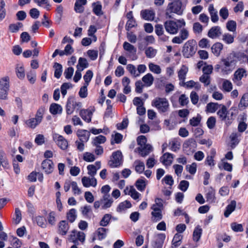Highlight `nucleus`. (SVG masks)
Masks as SVG:
<instances>
[{
  "instance_id": "1",
  "label": "nucleus",
  "mask_w": 248,
  "mask_h": 248,
  "mask_svg": "<svg viewBox=\"0 0 248 248\" xmlns=\"http://www.w3.org/2000/svg\"><path fill=\"white\" fill-rule=\"evenodd\" d=\"M186 22L184 19L166 20L164 23V27L166 31L170 34H176L180 29L186 26Z\"/></svg>"
},
{
  "instance_id": "2",
  "label": "nucleus",
  "mask_w": 248,
  "mask_h": 248,
  "mask_svg": "<svg viewBox=\"0 0 248 248\" xmlns=\"http://www.w3.org/2000/svg\"><path fill=\"white\" fill-rule=\"evenodd\" d=\"M183 12L184 9L182 7V2L181 0H177L168 3L165 15L167 17L171 18L172 17L173 13L178 16H182Z\"/></svg>"
},
{
  "instance_id": "3",
  "label": "nucleus",
  "mask_w": 248,
  "mask_h": 248,
  "mask_svg": "<svg viewBox=\"0 0 248 248\" xmlns=\"http://www.w3.org/2000/svg\"><path fill=\"white\" fill-rule=\"evenodd\" d=\"M197 50L196 42L195 40H189L186 42L182 50L183 56L186 58L192 57L196 53Z\"/></svg>"
},
{
  "instance_id": "4",
  "label": "nucleus",
  "mask_w": 248,
  "mask_h": 248,
  "mask_svg": "<svg viewBox=\"0 0 248 248\" xmlns=\"http://www.w3.org/2000/svg\"><path fill=\"white\" fill-rule=\"evenodd\" d=\"M113 202V200L109 195H103L99 200L96 201L93 203V207L95 209L101 208L103 210L110 208Z\"/></svg>"
},
{
  "instance_id": "5",
  "label": "nucleus",
  "mask_w": 248,
  "mask_h": 248,
  "mask_svg": "<svg viewBox=\"0 0 248 248\" xmlns=\"http://www.w3.org/2000/svg\"><path fill=\"white\" fill-rule=\"evenodd\" d=\"M9 89L10 78L8 76H5L0 78V99H8Z\"/></svg>"
},
{
  "instance_id": "6",
  "label": "nucleus",
  "mask_w": 248,
  "mask_h": 248,
  "mask_svg": "<svg viewBox=\"0 0 248 248\" xmlns=\"http://www.w3.org/2000/svg\"><path fill=\"white\" fill-rule=\"evenodd\" d=\"M43 113V109L41 111L39 110L37 112L35 118H32L26 120L25 124L27 127L31 129L35 128L42 122Z\"/></svg>"
},
{
  "instance_id": "7",
  "label": "nucleus",
  "mask_w": 248,
  "mask_h": 248,
  "mask_svg": "<svg viewBox=\"0 0 248 248\" xmlns=\"http://www.w3.org/2000/svg\"><path fill=\"white\" fill-rule=\"evenodd\" d=\"M197 147V143L193 139H189L186 140L183 145V150L188 155H191L195 150Z\"/></svg>"
},
{
  "instance_id": "8",
  "label": "nucleus",
  "mask_w": 248,
  "mask_h": 248,
  "mask_svg": "<svg viewBox=\"0 0 248 248\" xmlns=\"http://www.w3.org/2000/svg\"><path fill=\"white\" fill-rule=\"evenodd\" d=\"M85 239V234L82 232H78L73 230L69 236V240L71 242L77 244L78 241L84 243Z\"/></svg>"
},
{
  "instance_id": "9",
  "label": "nucleus",
  "mask_w": 248,
  "mask_h": 248,
  "mask_svg": "<svg viewBox=\"0 0 248 248\" xmlns=\"http://www.w3.org/2000/svg\"><path fill=\"white\" fill-rule=\"evenodd\" d=\"M122 154L120 151L113 153L109 162V166L112 168L117 167L122 163Z\"/></svg>"
},
{
  "instance_id": "10",
  "label": "nucleus",
  "mask_w": 248,
  "mask_h": 248,
  "mask_svg": "<svg viewBox=\"0 0 248 248\" xmlns=\"http://www.w3.org/2000/svg\"><path fill=\"white\" fill-rule=\"evenodd\" d=\"M152 106L156 108H167L169 103L166 98L156 97L152 101Z\"/></svg>"
},
{
  "instance_id": "11",
  "label": "nucleus",
  "mask_w": 248,
  "mask_h": 248,
  "mask_svg": "<svg viewBox=\"0 0 248 248\" xmlns=\"http://www.w3.org/2000/svg\"><path fill=\"white\" fill-rule=\"evenodd\" d=\"M189 37V32L186 28L181 30L178 36H176L172 39L174 44H181Z\"/></svg>"
},
{
  "instance_id": "12",
  "label": "nucleus",
  "mask_w": 248,
  "mask_h": 248,
  "mask_svg": "<svg viewBox=\"0 0 248 248\" xmlns=\"http://www.w3.org/2000/svg\"><path fill=\"white\" fill-rule=\"evenodd\" d=\"M53 139L58 146L62 150H65L68 147V142L62 136L57 133L53 134Z\"/></svg>"
},
{
  "instance_id": "13",
  "label": "nucleus",
  "mask_w": 248,
  "mask_h": 248,
  "mask_svg": "<svg viewBox=\"0 0 248 248\" xmlns=\"http://www.w3.org/2000/svg\"><path fill=\"white\" fill-rule=\"evenodd\" d=\"M247 76V71L244 68H239L234 73L233 81L237 85H241V80Z\"/></svg>"
},
{
  "instance_id": "14",
  "label": "nucleus",
  "mask_w": 248,
  "mask_h": 248,
  "mask_svg": "<svg viewBox=\"0 0 248 248\" xmlns=\"http://www.w3.org/2000/svg\"><path fill=\"white\" fill-rule=\"evenodd\" d=\"M81 183L83 186L85 187L91 186L95 187L97 184V180L95 177L88 176H83L81 178Z\"/></svg>"
},
{
  "instance_id": "15",
  "label": "nucleus",
  "mask_w": 248,
  "mask_h": 248,
  "mask_svg": "<svg viewBox=\"0 0 248 248\" xmlns=\"http://www.w3.org/2000/svg\"><path fill=\"white\" fill-rule=\"evenodd\" d=\"M140 16L145 20L153 21L155 18V13L152 9H145L141 11Z\"/></svg>"
},
{
  "instance_id": "16",
  "label": "nucleus",
  "mask_w": 248,
  "mask_h": 248,
  "mask_svg": "<svg viewBox=\"0 0 248 248\" xmlns=\"http://www.w3.org/2000/svg\"><path fill=\"white\" fill-rule=\"evenodd\" d=\"M41 167L46 173L50 174L53 171L54 164L51 160L45 159L42 162Z\"/></svg>"
},
{
  "instance_id": "17",
  "label": "nucleus",
  "mask_w": 248,
  "mask_h": 248,
  "mask_svg": "<svg viewBox=\"0 0 248 248\" xmlns=\"http://www.w3.org/2000/svg\"><path fill=\"white\" fill-rule=\"evenodd\" d=\"M77 136L79 141L87 142L90 137V131L86 130L79 129L77 132Z\"/></svg>"
},
{
  "instance_id": "18",
  "label": "nucleus",
  "mask_w": 248,
  "mask_h": 248,
  "mask_svg": "<svg viewBox=\"0 0 248 248\" xmlns=\"http://www.w3.org/2000/svg\"><path fill=\"white\" fill-rule=\"evenodd\" d=\"M58 233L61 235H65L69 229V225L68 222L66 220L60 221L58 223Z\"/></svg>"
},
{
  "instance_id": "19",
  "label": "nucleus",
  "mask_w": 248,
  "mask_h": 248,
  "mask_svg": "<svg viewBox=\"0 0 248 248\" xmlns=\"http://www.w3.org/2000/svg\"><path fill=\"white\" fill-rule=\"evenodd\" d=\"M139 154L142 157L148 155L153 151V147L150 144L143 146H139L137 148Z\"/></svg>"
},
{
  "instance_id": "20",
  "label": "nucleus",
  "mask_w": 248,
  "mask_h": 248,
  "mask_svg": "<svg viewBox=\"0 0 248 248\" xmlns=\"http://www.w3.org/2000/svg\"><path fill=\"white\" fill-rule=\"evenodd\" d=\"M166 236L164 234L160 233L156 235L155 241L152 246L153 248H162Z\"/></svg>"
},
{
  "instance_id": "21",
  "label": "nucleus",
  "mask_w": 248,
  "mask_h": 248,
  "mask_svg": "<svg viewBox=\"0 0 248 248\" xmlns=\"http://www.w3.org/2000/svg\"><path fill=\"white\" fill-rule=\"evenodd\" d=\"M173 155L169 153H165L160 158V161L166 166H170L173 161Z\"/></svg>"
},
{
  "instance_id": "22",
  "label": "nucleus",
  "mask_w": 248,
  "mask_h": 248,
  "mask_svg": "<svg viewBox=\"0 0 248 248\" xmlns=\"http://www.w3.org/2000/svg\"><path fill=\"white\" fill-rule=\"evenodd\" d=\"M221 34L220 28L218 26L212 27L208 32V36L212 39L219 37Z\"/></svg>"
},
{
  "instance_id": "23",
  "label": "nucleus",
  "mask_w": 248,
  "mask_h": 248,
  "mask_svg": "<svg viewBox=\"0 0 248 248\" xmlns=\"http://www.w3.org/2000/svg\"><path fill=\"white\" fill-rule=\"evenodd\" d=\"M16 73L17 78L20 79H23L25 78V69L22 63H18L16 65Z\"/></svg>"
},
{
  "instance_id": "24",
  "label": "nucleus",
  "mask_w": 248,
  "mask_h": 248,
  "mask_svg": "<svg viewBox=\"0 0 248 248\" xmlns=\"http://www.w3.org/2000/svg\"><path fill=\"white\" fill-rule=\"evenodd\" d=\"M130 83V80L128 77H124L123 78L122 83L124 87L123 92L125 94H128L131 92V88L129 85Z\"/></svg>"
},
{
  "instance_id": "25",
  "label": "nucleus",
  "mask_w": 248,
  "mask_h": 248,
  "mask_svg": "<svg viewBox=\"0 0 248 248\" xmlns=\"http://www.w3.org/2000/svg\"><path fill=\"white\" fill-rule=\"evenodd\" d=\"M79 114L84 121L88 123L91 122L93 115V111L91 109H81Z\"/></svg>"
},
{
  "instance_id": "26",
  "label": "nucleus",
  "mask_w": 248,
  "mask_h": 248,
  "mask_svg": "<svg viewBox=\"0 0 248 248\" xmlns=\"http://www.w3.org/2000/svg\"><path fill=\"white\" fill-rule=\"evenodd\" d=\"M208 12L211 16V19L213 22L216 23L218 20V16L217 11L214 8L213 4L209 5L208 8Z\"/></svg>"
},
{
  "instance_id": "27",
  "label": "nucleus",
  "mask_w": 248,
  "mask_h": 248,
  "mask_svg": "<svg viewBox=\"0 0 248 248\" xmlns=\"http://www.w3.org/2000/svg\"><path fill=\"white\" fill-rule=\"evenodd\" d=\"M217 113L222 120L226 118L228 120L232 119L233 113L232 112H230L228 109H219Z\"/></svg>"
},
{
  "instance_id": "28",
  "label": "nucleus",
  "mask_w": 248,
  "mask_h": 248,
  "mask_svg": "<svg viewBox=\"0 0 248 248\" xmlns=\"http://www.w3.org/2000/svg\"><path fill=\"white\" fill-rule=\"evenodd\" d=\"M154 78L151 73H148L142 78L145 86L150 87L154 82Z\"/></svg>"
},
{
  "instance_id": "29",
  "label": "nucleus",
  "mask_w": 248,
  "mask_h": 248,
  "mask_svg": "<svg viewBox=\"0 0 248 248\" xmlns=\"http://www.w3.org/2000/svg\"><path fill=\"white\" fill-rule=\"evenodd\" d=\"M236 202L234 200H232L231 202L229 204L224 212V215L225 217H228L235 210L236 208Z\"/></svg>"
},
{
  "instance_id": "30",
  "label": "nucleus",
  "mask_w": 248,
  "mask_h": 248,
  "mask_svg": "<svg viewBox=\"0 0 248 248\" xmlns=\"http://www.w3.org/2000/svg\"><path fill=\"white\" fill-rule=\"evenodd\" d=\"M188 71V67L186 65H182L178 72L179 79L183 83L185 80L186 74Z\"/></svg>"
},
{
  "instance_id": "31",
  "label": "nucleus",
  "mask_w": 248,
  "mask_h": 248,
  "mask_svg": "<svg viewBox=\"0 0 248 248\" xmlns=\"http://www.w3.org/2000/svg\"><path fill=\"white\" fill-rule=\"evenodd\" d=\"M93 11V13L97 16H100L103 13L102 10V5L101 2L97 1L92 4Z\"/></svg>"
},
{
  "instance_id": "32",
  "label": "nucleus",
  "mask_w": 248,
  "mask_h": 248,
  "mask_svg": "<svg viewBox=\"0 0 248 248\" xmlns=\"http://www.w3.org/2000/svg\"><path fill=\"white\" fill-rule=\"evenodd\" d=\"M223 45L220 43H216L211 47L212 53L216 56H218L223 49Z\"/></svg>"
},
{
  "instance_id": "33",
  "label": "nucleus",
  "mask_w": 248,
  "mask_h": 248,
  "mask_svg": "<svg viewBox=\"0 0 248 248\" xmlns=\"http://www.w3.org/2000/svg\"><path fill=\"white\" fill-rule=\"evenodd\" d=\"M135 170L139 173L143 172L145 168L144 163L140 160H136L134 162Z\"/></svg>"
},
{
  "instance_id": "34",
  "label": "nucleus",
  "mask_w": 248,
  "mask_h": 248,
  "mask_svg": "<svg viewBox=\"0 0 248 248\" xmlns=\"http://www.w3.org/2000/svg\"><path fill=\"white\" fill-rule=\"evenodd\" d=\"M132 205L130 202L126 200L121 202L117 208V211L122 212L131 207Z\"/></svg>"
},
{
  "instance_id": "35",
  "label": "nucleus",
  "mask_w": 248,
  "mask_h": 248,
  "mask_svg": "<svg viewBox=\"0 0 248 248\" xmlns=\"http://www.w3.org/2000/svg\"><path fill=\"white\" fill-rule=\"evenodd\" d=\"M240 136V134L237 133H232L231 134L230 138L231 140V146L233 148L238 144L239 140L238 138Z\"/></svg>"
},
{
  "instance_id": "36",
  "label": "nucleus",
  "mask_w": 248,
  "mask_h": 248,
  "mask_svg": "<svg viewBox=\"0 0 248 248\" xmlns=\"http://www.w3.org/2000/svg\"><path fill=\"white\" fill-rule=\"evenodd\" d=\"M124 49L130 54L135 55L137 52V49L134 46L130 43L125 42L123 44Z\"/></svg>"
},
{
  "instance_id": "37",
  "label": "nucleus",
  "mask_w": 248,
  "mask_h": 248,
  "mask_svg": "<svg viewBox=\"0 0 248 248\" xmlns=\"http://www.w3.org/2000/svg\"><path fill=\"white\" fill-rule=\"evenodd\" d=\"M111 136V144H114V143L119 144L122 142L123 138V136L118 132H114Z\"/></svg>"
},
{
  "instance_id": "38",
  "label": "nucleus",
  "mask_w": 248,
  "mask_h": 248,
  "mask_svg": "<svg viewBox=\"0 0 248 248\" xmlns=\"http://www.w3.org/2000/svg\"><path fill=\"white\" fill-rule=\"evenodd\" d=\"M77 217V210L75 209H70L66 214L67 219L71 223L75 221Z\"/></svg>"
},
{
  "instance_id": "39",
  "label": "nucleus",
  "mask_w": 248,
  "mask_h": 248,
  "mask_svg": "<svg viewBox=\"0 0 248 248\" xmlns=\"http://www.w3.org/2000/svg\"><path fill=\"white\" fill-rule=\"evenodd\" d=\"M106 140L107 139L105 136L100 135L93 139L92 144L93 145H99V144L104 143Z\"/></svg>"
},
{
  "instance_id": "40",
  "label": "nucleus",
  "mask_w": 248,
  "mask_h": 248,
  "mask_svg": "<svg viewBox=\"0 0 248 248\" xmlns=\"http://www.w3.org/2000/svg\"><path fill=\"white\" fill-rule=\"evenodd\" d=\"M157 52V50L155 49L152 46L146 48L145 50L146 56L148 58H153L155 56Z\"/></svg>"
},
{
  "instance_id": "41",
  "label": "nucleus",
  "mask_w": 248,
  "mask_h": 248,
  "mask_svg": "<svg viewBox=\"0 0 248 248\" xmlns=\"http://www.w3.org/2000/svg\"><path fill=\"white\" fill-rule=\"evenodd\" d=\"M33 1L39 6L43 7L48 11L50 10L51 5L48 0H33Z\"/></svg>"
},
{
  "instance_id": "42",
  "label": "nucleus",
  "mask_w": 248,
  "mask_h": 248,
  "mask_svg": "<svg viewBox=\"0 0 248 248\" xmlns=\"http://www.w3.org/2000/svg\"><path fill=\"white\" fill-rule=\"evenodd\" d=\"M234 36L229 33H225L222 35V40L227 44H232L234 42Z\"/></svg>"
},
{
  "instance_id": "43",
  "label": "nucleus",
  "mask_w": 248,
  "mask_h": 248,
  "mask_svg": "<svg viewBox=\"0 0 248 248\" xmlns=\"http://www.w3.org/2000/svg\"><path fill=\"white\" fill-rule=\"evenodd\" d=\"M88 62L85 58H79L77 67L78 69L79 68L80 70L82 71L85 68L88 67Z\"/></svg>"
},
{
  "instance_id": "44",
  "label": "nucleus",
  "mask_w": 248,
  "mask_h": 248,
  "mask_svg": "<svg viewBox=\"0 0 248 248\" xmlns=\"http://www.w3.org/2000/svg\"><path fill=\"white\" fill-rule=\"evenodd\" d=\"M202 229L200 226H198L195 228L193 233L194 241L197 242L200 240L202 233Z\"/></svg>"
},
{
  "instance_id": "45",
  "label": "nucleus",
  "mask_w": 248,
  "mask_h": 248,
  "mask_svg": "<svg viewBox=\"0 0 248 248\" xmlns=\"http://www.w3.org/2000/svg\"><path fill=\"white\" fill-rule=\"evenodd\" d=\"M148 66L150 71L155 74H159L161 73V69L158 65L151 62Z\"/></svg>"
},
{
  "instance_id": "46",
  "label": "nucleus",
  "mask_w": 248,
  "mask_h": 248,
  "mask_svg": "<svg viewBox=\"0 0 248 248\" xmlns=\"http://www.w3.org/2000/svg\"><path fill=\"white\" fill-rule=\"evenodd\" d=\"M108 230V229L104 228H98L96 231L98 239L100 240L105 239L107 236V232Z\"/></svg>"
},
{
  "instance_id": "47",
  "label": "nucleus",
  "mask_w": 248,
  "mask_h": 248,
  "mask_svg": "<svg viewBox=\"0 0 248 248\" xmlns=\"http://www.w3.org/2000/svg\"><path fill=\"white\" fill-rule=\"evenodd\" d=\"M93 72L90 70H88L86 71V74L83 76V79L85 81L84 84L89 85L90 82L92 80L93 77Z\"/></svg>"
},
{
  "instance_id": "48",
  "label": "nucleus",
  "mask_w": 248,
  "mask_h": 248,
  "mask_svg": "<svg viewBox=\"0 0 248 248\" xmlns=\"http://www.w3.org/2000/svg\"><path fill=\"white\" fill-rule=\"evenodd\" d=\"M54 67L55 68L54 77L57 78H59L62 73V66L61 64L55 62Z\"/></svg>"
},
{
  "instance_id": "49",
  "label": "nucleus",
  "mask_w": 248,
  "mask_h": 248,
  "mask_svg": "<svg viewBox=\"0 0 248 248\" xmlns=\"http://www.w3.org/2000/svg\"><path fill=\"white\" fill-rule=\"evenodd\" d=\"M135 185L139 191H142L146 187L145 180L142 179H139L136 181Z\"/></svg>"
},
{
  "instance_id": "50",
  "label": "nucleus",
  "mask_w": 248,
  "mask_h": 248,
  "mask_svg": "<svg viewBox=\"0 0 248 248\" xmlns=\"http://www.w3.org/2000/svg\"><path fill=\"white\" fill-rule=\"evenodd\" d=\"M133 103L137 108H145L143 107V100L139 97H136L133 100Z\"/></svg>"
},
{
  "instance_id": "51",
  "label": "nucleus",
  "mask_w": 248,
  "mask_h": 248,
  "mask_svg": "<svg viewBox=\"0 0 248 248\" xmlns=\"http://www.w3.org/2000/svg\"><path fill=\"white\" fill-rule=\"evenodd\" d=\"M215 192L214 190L212 188H210L209 189L208 191L206 194V198L207 199V201L209 202H215Z\"/></svg>"
},
{
  "instance_id": "52",
  "label": "nucleus",
  "mask_w": 248,
  "mask_h": 248,
  "mask_svg": "<svg viewBox=\"0 0 248 248\" xmlns=\"http://www.w3.org/2000/svg\"><path fill=\"white\" fill-rule=\"evenodd\" d=\"M163 208L162 200L159 198H156L155 200V203L152 206L153 210H161Z\"/></svg>"
},
{
  "instance_id": "53",
  "label": "nucleus",
  "mask_w": 248,
  "mask_h": 248,
  "mask_svg": "<svg viewBox=\"0 0 248 248\" xmlns=\"http://www.w3.org/2000/svg\"><path fill=\"white\" fill-rule=\"evenodd\" d=\"M111 216L109 214H105L100 222V225L103 227L107 226L111 219Z\"/></svg>"
},
{
  "instance_id": "54",
  "label": "nucleus",
  "mask_w": 248,
  "mask_h": 248,
  "mask_svg": "<svg viewBox=\"0 0 248 248\" xmlns=\"http://www.w3.org/2000/svg\"><path fill=\"white\" fill-rule=\"evenodd\" d=\"M87 169L88 170V174L90 177H94L97 170L96 167L94 165H89L87 166Z\"/></svg>"
},
{
  "instance_id": "55",
  "label": "nucleus",
  "mask_w": 248,
  "mask_h": 248,
  "mask_svg": "<svg viewBox=\"0 0 248 248\" xmlns=\"http://www.w3.org/2000/svg\"><path fill=\"white\" fill-rule=\"evenodd\" d=\"M151 214L153 219L155 221L160 220L162 217V212L160 210H153Z\"/></svg>"
},
{
  "instance_id": "56",
  "label": "nucleus",
  "mask_w": 248,
  "mask_h": 248,
  "mask_svg": "<svg viewBox=\"0 0 248 248\" xmlns=\"http://www.w3.org/2000/svg\"><path fill=\"white\" fill-rule=\"evenodd\" d=\"M126 69L132 76L135 78L138 77L137 68L135 65L128 64L126 66Z\"/></svg>"
},
{
  "instance_id": "57",
  "label": "nucleus",
  "mask_w": 248,
  "mask_h": 248,
  "mask_svg": "<svg viewBox=\"0 0 248 248\" xmlns=\"http://www.w3.org/2000/svg\"><path fill=\"white\" fill-rule=\"evenodd\" d=\"M83 159L86 162H93L95 159L94 155L89 152H85L83 155Z\"/></svg>"
},
{
  "instance_id": "58",
  "label": "nucleus",
  "mask_w": 248,
  "mask_h": 248,
  "mask_svg": "<svg viewBox=\"0 0 248 248\" xmlns=\"http://www.w3.org/2000/svg\"><path fill=\"white\" fill-rule=\"evenodd\" d=\"M27 78L31 84H34L36 81V75L34 71H30L27 74Z\"/></svg>"
},
{
  "instance_id": "59",
  "label": "nucleus",
  "mask_w": 248,
  "mask_h": 248,
  "mask_svg": "<svg viewBox=\"0 0 248 248\" xmlns=\"http://www.w3.org/2000/svg\"><path fill=\"white\" fill-rule=\"evenodd\" d=\"M222 88L224 91L229 92L232 89V84L230 81L225 79L222 84Z\"/></svg>"
},
{
  "instance_id": "60",
  "label": "nucleus",
  "mask_w": 248,
  "mask_h": 248,
  "mask_svg": "<svg viewBox=\"0 0 248 248\" xmlns=\"http://www.w3.org/2000/svg\"><path fill=\"white\" fill-rule=\"evenodd\" d=\"M227 30L232 32H235L236 29V23L233 20L228 21L226 24Z\"/></svg>"
},
{
  "instance_id": "61",
  "label": "nucleus",
  "mask_w": 248,
  "mask_h": 248,
  "mask_svg": "<svg viewBox=\"0 0 248 248\" xmlns=\"http://www.w3.org/2000/svg\"><path fill=\"white\" fill-rule=\"evenodd\" d=\"M72 84L70 83L66 82L63 83L61 87L62 95L64 96L67 93V90L72 88Z\"/></svg>"
},
{
  "instance_id": "62",
  "label": "nucleus",
  "mask_w": 248,
  "mask_h": 248,
  "mask_svg": "<svg viewBox=\"0 0 248 248\" xmlns=\"http://www.w3.org/2000/svg\"><path fill=\"white\" fill-rule=\"evenodd\" d=\"M240 107H248V93H246L243 94L242 97L239 105Z\"/></svg>"
},
{
  "instance_id": "63",
  "label": "nucleus",
  "mask_w": 248,
  "mask_h": 248,
  "mask_svg": "<svg viewBox=\"0 0 248 248\" xmlns=\"http://www.w3.org/2000/svg\"><path fill=\"white\" fill-rule=\"evenodd\" d=\"M23 26L21 23L17 22L16 24H11L9 25V28L12 32H16L18 31L19 28Z\"/></svg>"
},
{
  "instance_id": "64",
  "label": "nucleus",
  "mask_w": 248,
  "mask_h": 248,
  "mask_svg": "<svg viewBox=\"0 0 248 248\" xmlns=\"http://www.w3.org/2000/svg\"><path fill=\"white\" fill-rule=\"evenodd\" d=\"M182 238V236L180 234L176 233L175 234L172 239V245L174 247L176 248L180 245V241Z\"/></svg>"
}]
</instances>
